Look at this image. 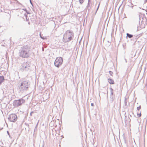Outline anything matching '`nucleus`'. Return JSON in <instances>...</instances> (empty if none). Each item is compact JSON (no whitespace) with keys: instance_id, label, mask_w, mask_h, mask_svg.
<instances>
[{"instance_id":"f257e3e1","label":"nucleus","mask_w":147,"mask_h":147,"mask_svg":"<svg viewBox=\"0 0 147 147\" xmlns=\"http://www.w3.org/2000/svg\"><path fill=\"white\" fill-rule=\"evenodd\" d=\"M30 47L28 45H24L19 50V56L23 58H27L30 56Z\"/></svg>"},{"instance_id":"f03ea898","label":"nucleus","mask_w":147,"mask_h":147,"mask_svg":"<svg viewBox=\"0 0 147 147\" xmlns=\"http://www.w3.org/2000/svg\"><path fill=\"white\" fill-rule=\"evenodd\" d=\"M74 35L73 31L69 30L66 31L63 35V42L65 43L69 42L73 39Z\"/></svg>"},{"instance_id":"7ed1b4c3","label":"nucleus","mask_w":147,"mask_h":147,"mask_svg":"<svg viewBox=\"0 0 147 147\" xmlns=\"http://www.w3.org/2000/svg\"><path fill=\"white\" fill-rule=\"evenodd\" d=\"M30 85V82L28 80L24 79L21 81L20 85L18 86V89L20 92H23L28 90Z\"/></svg>"},{"instance_id":"20e7f679","label":"nucleus","mask_w":147,"mask_h":147,"mask_svg":"<svg viewBox=\"0 0 147 147\" xmlns=\"http://www.w3.org/2000/svg\"><path fill=\"white\" fill-rule=\"evenodd\" d=\"M30 62L23 63L20 66L21 71H28L30 70Z\"/></svg>"},{"instance_id":"39448f33","label":"nucleus","mask_w":147,"mask_h":147,"mask_svg":"<svg viewBox=\"0 0 147 147\" xmlns=\"http://www.w3.org/2000/svg\"><path fill=\"white\" fill-rule=\"evenodd\" d=\"M25 102V100L22 98L18 100H16L13 102V105L15 107H17L21 105Z\"/></svg>"},{"instance_id":"423d86ee","label":"nucleus","mask_w":147,"mask_h":147,"mask_svg":"<svg viewBox=\"0 0 147 147\" xmlns=\"http://www.w3.org/2000/svg\"><path fill=\"white\" fill-rule=\"evenodd\" d=\"M63 62V59L62 57H57L54 62V65L58 68L61 65Z\"/></svg>"},{"instance_id":"0eeeda50","label":"nucleus","mask_w":147,"mask_h":147,"mask_svg":"<svg viewBox=\"0 0 147 147\" xmlns=\"http://www.w3.org/2000/svg\"><path fill=\"white\" fill-rule=\"evenodd\" d=\"M8 119L10 122H15L17 120L18 117L15 114L12 113L9 115Z\"/></svg>"},{"instance_id":"6e6552de","label":"nucleus","mask_w":147,"mask_h":147,"mask_svg":"<svg viewBox=\"0 0 147 147\" xmlns=\"http://www.w3.org/2000/svg\"><path fill=\"white\" fill-rule=\"evenodd\" d=\"M140 21H141L142 24L145 26L147 24V19L145 16L142 15L139 16Z\"/></svg>"},{"instance_id":"1a4fd4ad","label":"nucleus","mask_w":147,"mask_h":147,"mask_svg":"<svg viewBox=\"0 0 147 147\" xmlns=\"http://www.w3.org/2000/svg\"><path fill=\"white\" fill-rule=\"evenodd\" d=\"M110 98L112 102H113L115 99V96L113 94V90L111 88H110Z\"/></svg>"},{"instance_id":"9d476101","label":"nucleus","mask_w":147,"mask_h":147,"mask_svg":"<svg viewBox=\"0 0 147 147\" xmlns=\"http://www.w3.org/2000/svg\"><path fill=\"white\" fill-rule=\"evenodd\" d=\"M130 121L131 119H129V117H127L126 116H125V123H127L128 121L129 122Z\"/></svg>"},{"instance_id":"9b49d317","label":"nucleus","mask_w":147,"mask_h":147,"mask_svg":"<svg viewBox=\"0 0 147 147\" xmlns=\"http://www.w3.org/2000/svg\"><path fill=\"white\" fill-rule=\"evenodd\" d=\"M108 81L109 83L110 84H114V80L111 79L109 78Z\"/></svg>"},{"instance_id":"f8f14e48","label":"nucleus","mask_w":147,"mask_h":147,"mask_svg":"<svg viewBox=\"0 0 147 147\" xmlns=\"http://www.w3.org/2000/svg\"><path fill=\"white\" fill-rule=\"evenodd\" d=\"M126 38H127V37L129 38H131L133 37V35L132 34H130L128 33L126 34Z\"/></svg>"},{"instance_id":"ddd939ff","label":"nucleus","mask_w":147,"mask_h":147,"mask_svg":"<svg viewBox=\"0 0 147 147\" xmlns=\"http://www.w3.org/2000/svg\"><path fill=\"white\" fill-rule=\"evenodd\" d=\"M4 80V78L3 76H0V84Z\"/></svg>"},{"instance_id":"4468645a","label":"nucleus","mask_w":147,"mask_h":147,"mask_svg":"<svg viewBox=\"0 0 147 147\" xmlns=\"http://www.w3.org/2000/svg\"><path fill=\"white\" fill-rule=\"evenodd\" d=\"M87 7L88 8L90 7V0H88V4Z\"/></svg>"},{"instance_id":"2eb2a0df","label":"nucleus","mask_w":147,"mask_h":147,"mask_svg":"<svg viewBox=\"0 0 147 147\" xmlns=\"http://www.w3.org/2000/svg\"><path fill=\"white\" fill-rule=\"evenodd\" d=\"M136 40V39L138 38L139 37V36L138 35H133V37Z\"/></svg>"},{"instance_id":"dca6fc26","label":"nucleus","mask_w":147,"mask_h":147,"mask_svg":"<svg viewBox=\"0 0 147 147\" xmlns=\"http://www.w3.org/2000/svg\"><path fill=\"white\" fill-rule=\"evenodd\" d=\"M124 102L125 106H126L127 104V98H125Z\"/></svg>"},{"instance_id":"f3484780","label":"nucleus","mask_w":147,"mask_h":147,"mask_svg":"<svg viewBox=\"0 0 147 147\" xmlns=\"http://www.w3.org/2000/svg\"><path fill=\"white\" fill-rule=\"evenodd\" d=\"M7 134L9 136V137L11 139L12 138V137H11V136L10 135V134L9 133V131H7Z\"/></svg>"},{"instance_id":"a211bd4d","label":"nucleus","mask_w":147,"mask_h":147,"mask_svg":"<svg viewBox=\"0 0 147 147\" xmlns=\"http://www.w3.org/2000/svg\"><path fill=\"white\" fill-rule=\"evenodd\" d=\"M80 3L82 4L84 1V0H79Z\"/></svg>"},{"instance_id":"6ab92c4d","label":"nucleus","mask_w":147,"mask_h":147,"mask_svg":"<svg viewBox=\"0 0 147 147\" xmlns=\"http://www.w3.org/2000/svg\"><path fill=\"white\" fill-rule=\"evenodd\" d=\"M39 35L41 38L42 39H44L45 38L44 37L42 36V34L40 32V33Z\"/></svg>"},{"instance_id":"aec40b11","label":"nucleus","mask_w":147,"mask_h":147,"mask_svg":"<svg viewBox=\"0 0 147 147\" xmlns=\"http://www.w3.org/2000/svg\"><path fill=\"white\" fill-rule=\"evenodd\" d=\"M109 74H110V75L111 76H113V72H112V71H109Z\"/></svg>"},{"instance_id":"412c9836","label":"nucleus","mask_w":147,"mask_h":147,"mask_svg":"<svg viewBox=\"0 0 147 147\" xmlns=\"http://www.w3.org/2000/svg\"><path fill=\"white\" fill-rule=\"evenodd\" d=\"M141 109V106L140 105L139 107H137V110H138L139 111V110Z\"/></svg>"},{"instance_id":"4be33fe9","label":"nucleus","mask_w":147,"mask_h":147,"mask_svg":"<svg viewBox=\"0 0 147 147\" xmlns=\"http://www.w3.org/2000/svg\"><path fill=\"white\" fill-rule=\"evenodd\" d=\"M38 124V122L37 123V124L36 125V126L35 127V128L34 130V131H35V130L37 129Z\"/></svg>"},{"instance_id":"5701e85b","label":"nucleus","mask_w":147,"mask_h":147,"mask_svg":"<svg viewBox=\"0 0 147 147\" xmlns=\"http://www.w3.org/2000/svg\"><path fill=\"white\" fill-rule=\"evenodd\" d=\"M137 115L138 116V117H140L141 116V113H139V114H138L137 113Z\"/></svg>"},{"instance_id":"b1692460","label":"nucleus","mask_w":147,"mask_h":147,"mask_svg":"<svg viewBox=\"0 0 147 147\" xmlns=\"http://www.w3.org/2000/svg\"><path fill=\"white\" fill-rule=\"evenodd\" d=\"M108 42L109 43V44L108 45L109 46L110 45H111V41H110L108 40Z\"/></svg>"},{"instance_id":"393cba45","label":"nucleus","mask_w":147,"mask_h":147,"mask_svg":"<svg viewBox=\"0 0 147 147\" xmlns=\"http://www.w3.org/2000/svg\"><path fill=\"white\" fill-rule=\"evenodd\" d=\"M34 113V112L33 111H32L31 112L30 114V116H32V114L33 113Z\"/></svg>"},{"instance_id":"a878e982","label":"nucleus","mask_w":147,"mask_h":147,"mask_svg":"<svg viewBox=\"0 0 147 147\" xmlns=\"http://www.w3.org/2000/svg\"><path fill=\"white\" fill-rule=\"evenodd\" d=\"M144 0V3H146L147 1V0Z\"/></svg>"},{"instance_id":"bb28decb","label":"nucleus","mask_w":147,"mask_h":147,"mask_svg":"<svg viewBox=\"0 0 147 147\" xmlns=\"http://www.w3.org/2000/svg\"><path fill=\"white\" fill-rule=\"evenodd\" d=\"M99 5L100 4H99L98 7L97 9V10H96V12L97 11V10H98V8H99Z\"/></svg>"},{"instance_id":"cd10ccee","label":"nucleus","mask_w":147,"mask_h":147,"mask_svg":"<svg viewBox=\"0 0 147 147\" xmlns=\"http://www.w3.org/2000/svg\"><path fill=\"white\" fill-rule=\"evenodd\" d=\"M91 105L92 106H94V104L93 103H91Z\"/></svg>"},{"instance_id":"c85d7f7f","label":"nucleus","mask_w":147,"mask_h":147,"mask_svg":"<svg viewBox=\"0 0 147 147\" xmlns=\"http://www.w3.org/2000/svg\"><path fill=\"white\" fill-rule=\"evenodd\" d=\"M30 3H31L32 5V2H31V0H30Z\"/></svg>"},{"instance_id":"c756f323","label":"nucleus","mask_w":147,"mask_h":147,"mask_svg":"<svg viewBox=\"0 0 147 147\" xmlns=\"http://www.w3.org/2000/svg\"><path fill=\"white\" fill-rule=\"evenodd\" d=\"M131 5H133V4L132 3H131Z\"/></svg>"},{"instance_id":"7c9ffc66","label":"nucleus","mask_w":147,"mask_h":147,"mask_svg":"<svg viewBox=\"0 0 147 147\" xmlns=\"http://www.w3.org/2000/svg\"><path fill=\"white\" fill-rule=\"evenodd\" d=\"M28 24H30V23L29 22H28Z\"/></svg>"},{"instance_id":"2f4dec72","label":"nucleus","mask_w":147,"mask_h":147,"mask_svg":"<svg viewBox=\"0 0 147 147\" xmlns=\"http://www.w3.org/2000/svg\"><path fill=\"white\" fill-rule=\"evenodd\" d=\"M132 8H133V6H130Z\"/></svg>"},{"instance_id":"473e14b6","label":"nucleus","mask_w":147,"mask_h":147,"mask_svg":"<svg viewBox=\"0 0 147 147\" xmlns=\"http://www.w3.org/2000/svg\"><path fill=\"white\" fill-rule=\"evenodd\" d=\"M3 129V128H1V129H0V130H2Z\"/></svg>"},{"instance_id":"72a5a7b5","label":"nucleus","mask_w":147,"mask_h":147,"mask_svg":"<svg viewBox=\"0 0 147 147\" xmlns=\"http://www.w3.org/2000/svg\"><path fill=\"white\" fill-rule=\"evenodd\" d=\"M26 20L27 21L28 20L27 19V18H26Z\"/></svg>"}]
</instances>
